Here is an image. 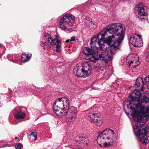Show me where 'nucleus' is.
<instances>
[{
	"instance_id": "1",
	"label": "nucleus",
	"mask_w": 149,
	"mask_h": 149,
	"mask_svg": "<svg viewBox=\"0 0 149 149\" xmlns=\"http://www.w3.org/2000/svg\"><path fill=\"white\" fill-rule=\"evenodd\" d=\"M125 33L122 25L120 23L111 24L100 33L94 36L90 42L91 49L85 47L84 53L91 57H97L108 62L112 59V55L119 49Z\"/></svg>"
},
{
	"instance_id": "2",
	"label": "nucleus",
	"mask_w": 149,
	"mask_h": 149,
	"mask_svg": "<svg viewBox=\"0 0 149 149\" xmlns=\"http://www.w3.org/2000/svg\"><path fill=\"white\" fill-rule=\"evenodd\" d=\"M130 106L132 111V116L134 120L133 123V132L138 136L139 140L146 145L149 142V128L144 123L147 121V117L149 116V98L144 95L142 98L139 91L135 90L129 97Z\"/></svg>"
},
{
	"instance_id": "3",
	"label": "nucleus",
	"mask_w": 149,
	"mask_h": 149,
	"mask_svg": "<svg viewBox=\"0 0 149 149\" xmlns=\"http://www.w3.org/2000/svg\"><path fill=\"white\" fill-rule=\"evenodd\" d=\"M70 102L67 98L61 97L56 100L54 103L53 109L58 116H65L69 121L73 123L75 121L77 109L73 106L69 107Z\"/></svg>"
},
{
	"instance_id": "4",
	"label": "nucleus",
	"mask_w": 149,
	"mask_h": 149,
	"mask_svg": "<svg viewBox=\"0 0 149 149\" xmlns=\"http://www.w3.org/2000/svg\"><path fill=\"white\" fill-rule=\"evenodd\" d=\"M115 138L114 131L110 129H106L98 135L97 141L100 146H102V143L107 141H108L109 145L112 146L115 141Z\"/></svg>"
},
{
	"instance_id": "5",
	"label": "nucleus",
	"mask_w": 149,
	"mask_h": 149,
	"mask_svg": "<svg viewBox=\"0 0 149 149\" xmlns=\"http://www.w3.org/2000/svg\"><path fill=\"white\" fill-rule=\"evenodd\" d=\"M84 49L83 50V52H82L80 54L81 57L82 59H85L88 60L87 62H86L85 63L81 66L83 71L84 75L86 77L89 76L91 72V70L92 69L91 65V63H94L95 61H97V58H95V57H91L89 55L85 54L84 55Z\"/></svg>"
},
{
	"instance_id": "6",
	"label": "nucleus",
	"mask_w": 149,
	"mask_h": 149,
	"mask_svg": "<svg viewBox=\"0 0 149 149\" xmlns=\"http://www.w3.org/2000/svg\"><path fill=\"white\" fill-rule=\"evenodd\" d=\"M75 146L74 149H83L88 143V138L83 135H78L74 139Z\"/></svg>"
},
{
	"instance_id": "7",
	"label": "nucleus",
	"mask_w": 149,
	"mask_h": 149,
	"mask_svg": "<svg viewBox=\"0 0 149 149\" xmlns=\"http://www.w3.org/2000/svg\"><path fill=\"white\" fill-rule=\"evenodd\" d=\"M73 24L72 22H71L65 17H63L61 19L59 23L60 28L65 31L71 30L73 28Z\"/></svg>"
},
{
	"instance_id": "8",
	"label": "nucleus",
	"mask_w": 149,
	"mask_h": 149,
	"mask_svg": "<svg viewBox=\"0 0 149 149\" xmlns=\"http://www.w3.org/2000/svg\"><path fill=\"white\" fill-rule=\"evenodd\" d=\"M141 36L137 34H131L130 35L129 42L135 47H140L142 45Z\"/></svg>"
},
{
	"instance_id": "9",
	"label": "nucleus",
	"mask_w": 149,
	"mask_h": 149,
	"mask_svg": "<svg viewBox=\"0 0 149 149\" xmlns=\"http://www.w3.org/2000/svg\"><path fill=\"white\" fill-rule=\"evenodd\" d=\"M91 122L96 123L97 126H100L102 124V121L100 118L101 115L100 113H89L88 115Z\"/></svg>"
},
{
	"instance_id": "10",
	"label": "nucleus",
	"mask_w": 149,
	"mask_h": 149,
	"mask_svg": "<svg viewBox=\"0 0 149 149\" xmlns=\"http://www.w3.org/2000/svg\"><path fill=\"white\" fill-rule=\"evenodd\" d=\"M145 84V83L142 77L138 78L136 80L134 87L139 88V89L142 91L144 90L143 85Z\"/></svg>"
},
{
	"instance_id": "11",
	"label": "nucleus",
	"mask_w": 149,
	"mask_h": 149,
	"mask_svg": "<svg viewBox=\"0 0 149 149\" xmlns=\"http://www.w3.org/2000/svg\"><path fill=\"white\" fill-rule=\"evenodd\" d=\"M73 73L78 77H86L84 75V73L81 66L75 67L73 69Z\"/></svg>"
},
{
	"instance_id": "12",
	"label": "nucleus",
	"mask_w": 149,
	"mask_h": 149,
	"mask_svg": "<svg viewBox=\"0 0 149 149\" xmlns=\"http://www.w3.org/2000/svg\"><path fill=\"white\" fill-rule=\"evenodd\" d=\"M144 8V6L142 3L138 4L136 7V10L139 15H146L147 14Z\"/></svg>"
},
{
	"instance_id": "13",
	"label": "nucleus",
	"mask_w": 149,
	"mask_h": 149,
	"mask_svg": "<svg viewBox=\"0 0 149 149\" xmlns=\"http://www.w3.org/2000/svg\"><path fill=\"white\" fill-rule=\"evenodd\" d=\"M90 18L86 17L84 19L85 24L86 25L92 29H95L97 27L95 24L93 22Z\"/></svg>"
},
{
	"instance_id": "14",
	"label": "nucleus",
	"mask_w": 149,
	"mask_h": 149,
	"mask_svg": "<svg viewBox=\"0 0 149 149\" xmlns=\"http://www.w3.org/2000/svg\"><path fill=\"white\" fill-rule=\"evenodd\" d=\"M136 57L131 60L130 61L128 62L129 66L130 67L131 66L133 67V68H134L137 67L140 64V62L139 61L138 56L136 55Z\"/></svg>"
},
{
	"instance_id": "15",
	"label": "nucleus",
	"mask_w": 149,
	"mask_h": 149,
	"mask_svg": "<svg viewBox=\"0 0 149 149\" xmlns=\"http://www.w3.org/2000/svg\"><path fill=\"white\" fill-rule=\"evenodd\" d=\"M18 109V108H16L15 109V113H14L16 118V119H20L25 118V113L22 112L20 111H17Z\"/></svg>"
},
{
	"instance_id": "16",
	"label": "nucleus",
	"mask_w": 149,
	"mask_h": 149,
	"mask_svg": "<svg viewBox=\"0 0 149 149\" xmlns=\"http://www.w3.org/2000/svg\"><path fill=\"white\" fill-rule=\"evenodd\" d=\"M45 38L46 39V40L48 43L49 44V45H50L51 47V46L54 43L55 39H53L52 38L51 36L49 34L45 33L44 35Z\"/></svg>"
},
{
	"instance_id": "17",
	"label": "nucleus",
	"mask_w": 149,
	"mask_h": 149,
	"mask_svg": "<svg viewBox=\"0 0 149 149\" xmlns=\"http://www.w3.org/2000/svg\"><path fill=\"white\" fill-rule=\"evenodd\" d=\"M31 54L29 56V54H26L25 53L22 55L21 58L23 62H26L28 61L31 58Z\"/></svg>"
},
{
	"instance_id": "18",
	"label": "nucleus",
	"mask_w": 149,
	"mask_h": 149,
	"mask_svg": "<svg viewBox=\"0 0 149 149\" xmlns=\"http://www.w3.org/2000/svg\"><path fill=\"white\" fill-rule=\"evenodd\" d=\"M54 49L57 52H59L60 51L61 43L59 40H57L54 45Z\"/></svg>"
},
{
	"instance_id": "19",
	"label": "nucleus",
	"mask_w": 149,
	"mask_h": 149,
	"mask_svg": "<svg viewBox=\"0 0 149 149\" xmlns=\"http://www.w3.org/2000/svg\"><path fill=\"white\" fill-rule=\"evenodd\" d=\"M40 45L44 49H49L50 48V45H49V44L47 42H43L41 41L40 43Z\"/></svg>"
},
{
	"instance_id": "20",
	"label": "nucleus",
	"mask_w": 149,
	"mask_h": 149,
	"mask_svg": "<svg viewBox=\"0 0 149 149\" xmlns=\"http://www.w3.org/2000/svg\"><path fill=\"white\" fill-rule=\"evenodd\" d=\"M97 61H95L94 63H92V62L91 63V65L92 66V69H93L97 71L99 70L100 68V66L99 65H97L96 66H95V62Z\"/></svg>"
},
{
	"instance_id": "21",
	"label": "nucleus",
	"mask_w": 149,
	"mask_h": 149,
	"mask_svg": "<svg viewBox=\"0 0 149 149\" xmlns=\"http://www.w3.org/2000/svg\"><path fill=\"white\" fill-rule=\"evenodd\" d=\"M63 17H66L69 20H70L71 22H72V23L74 24L75 19V17L74 16L70 15H68L66 16H64Z\"/></svg>"
},
{
	"instance_id": "22",
	"label": "nucleus",
	"mask_w": 149,
	"mask_h": 149,
	"mask_svg": "<svg viewBox=\"0 0 149 149\" xmlns=\"http://www.w3.org/2000/svg\"><path fill=\"white\" fill-rule=\"evenodd\" d=\"M6 50V48L5 47L1 44H0V52H2V54H3L5 50Z\"/></svg>"
},
{
	"instance_id": "23",
	"label": "nucleus",
	"mask_w": 149,
	"mask_h": 149,
	"mask_svg": "<svg viewBox=\"0 0 149 149\" xmlns=\"http://www.w3.org/2000/svg\"><path fill=\"white\" fill-rule=\"evenodd\" d=\"M29 136H32L33 137H34L35 139H34V141H36V140L37 136L36 135V132H32L31 133L29 134Z\"/></svg>"
},
{
	"instance_id": "24",
	"label": "nucleus",
	"mask_w": 149,
	"mask_h": 149,
	"mask_svg": "<svg viewBox=\"0 0 149 149\" xmlns=\"http://www.w3.org/2000/svg\"><path fill=\"white\" fill-rule=\"evenodd\" d=\"M22 145L21 143H17L15 145V148L16 149H21Z\"/></svg>"
},
{
	"instance_id": "25",
	"label": "nucleus",
	"mask_w": 149,
	"mask_h": 149,
	"mask_svg": "<svg viewBox=\"0 0 149 149\" xmlns=\"http://www.w3.org/2000/svg\"><path fill=\"white\" fill-rule=\"evenodd\" d=\"M143 79L145 83V84H148L149 82V75L143 78Z\"/></svg>"
},
{
	"instance_id": "26",
	"label": "nucleus",
	"mask_w": 149,
	"mask_h": 149,
	"mask_svg": "<svg viewBox=\"0 0 149 149\" xmlns=\"http://www.w3.org/2000/svg\"><path fill=\"white\" fill-rule=\"evenodd\" d=\"M102 144H103V146L102 147H106L108 146H110L109 145V143L108 142V141H106V142L104 143H102Z\"/></svg>"
},
{
	"instance_id": "27",
	"label": "nucleus",
	"mask_w": 149,
	"mask_h": 149,
	"mask_svg": "<svg viewBox=\"0 0 149 149\" xmlns=\"http://www.w3.org/2000/svg\"><path fill=\"white\" fill-rule=\"evenodd\" d=\"M145 17V15H140L139 17L141 20H143L146 19V18Z\"/></svg>"
},
{
	"instance_id": "28",
	"label": "nucleus",
	"mask_w": 149,
	"mask_h": 149,
	"mask_svg": "<svg viewBox=\"0 0 149 149\" xmlns=\"http://www.w3.org/2000/svg\"><path fill=\"white\" fill-rule=\"evenodd\" d=\"M70 40V42L72 41H75V37L74 36L72 37Z\"/></svg>"
},
{
	"instance_id": "29",
	"label": "nucleus",
	"mask_w": 149,
	"mask_h": 149,
	"mask_svg": "<svg viewBox=\"0 0 149 149\" xmlns=\"http://www.w3.org/2000/svg\"><path fill=\"white\" fill-rule=\"evenodd\" d=\"M146 61H149V51L148 52L146 59Z\"/></svg>"
},
{
	"instance_id": "30",
	"label": "nucleus",
	"mask_w": 149,
	"mask_h": 149,
	"mask_svg": "<svg viewBox=\"0 0 149 149\" xmlns=\"http://www.w3.org/2000/svg\"><path fill=\"white\" fill-rule=\"evenodd\" d=\"M69 41H70V40H69V39H68L66 41H65V42L66 43H68Z\"/></svg>"
},
{
	"instance_id": "31",
	"label": "nucleus",
	"mask_w": 149,
	"mask_h": 149,
	"mask_svg": "<svg viewBox=\"0 0 149 149\" xmlns=\"http://www.w3.org/2000/svg\"><path fill=\"white\" fill-rule=\"evenodd\" d=\"M126 114L127 115H129V113H126Z\"/></svg>"
},
{
	"instance_id": "32",
	"label": "nucleus",
	"mask_w": 149,
	"mask_h": 149,
	"mask_svg": "<svg viewBox=\"0 0 149 149\" xmlns=\"http://www.w3.org/2000/svg\"><path fill=\"white\" fill-rule=\"evenodd\" d=\"M18 139V138H17V137H15V139Z\"/></svg>"
},
{
	"instance_id": "33",
	"label": "nucleus",
	"mask_w": 149,
	"mask_h": 149,
	"mask_svg": "<svg viewBox=\"0 0 149 149\" xmlns=\"http://www.w3.org/2000/svg\"><path fill=\"white\" fill-rule=\"evenodd\" d=\"M55 37H56V38H57V36H55Z\"/></svg>"
}]
</instances>
